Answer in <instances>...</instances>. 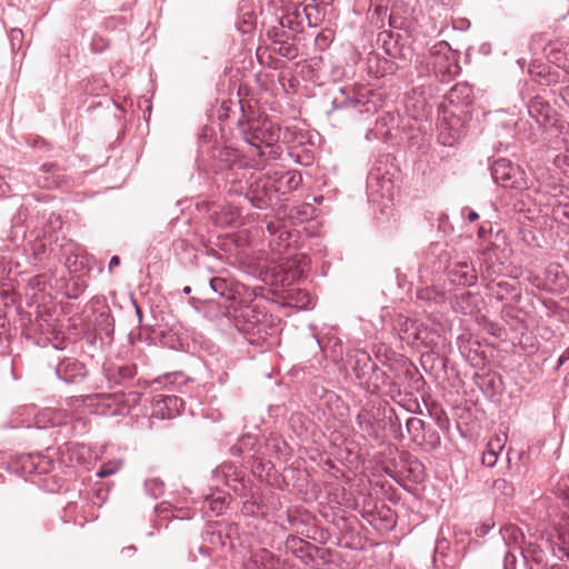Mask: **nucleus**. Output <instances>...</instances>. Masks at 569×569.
<instances>
[{
    "instance_id": "obj_1",
    "label": "nucleus",
    "mask_w": 569,
    "mask_h": 569,
    "mask_svg": "<svg viewBox=\"0 0 569 569\" xmlns=\"http://www.w3.org/2000/svg\"><path fill=\"white\" fill-rule=\"evenodd\" d=\"M224 180L228 193L243 196L246 201L258 209L277 204L302 182L301 173L297 170L273 169L254 174L236 163L228 164Z\"/></svg>"
},
{
    "instance_id": "obj_2",
    "label": "nucleus",
    "mask_w": 569,
    "mask_h": 569,
    "mask_svg": "<svg viewBox=\"0 0 569 569\" xmlns=\"http://www.w3.org/2000/svg\"><path fill=\"white\" fill-rule=\"evenodd\" d=\"M500 532L508 548L503 569H518V556L521 557V566L526 569H548L546 552L535 541H527L520 528L510 525L502 528Z\"/></svg>"
},
{
    "instance_id": "obj_3",
    "label": "nucleus",
    "mask_w": 569,
    "mask_h": 569,
    "mask_svg": "<svg viewBox=\"0 0 569 569\" xmlns=\"http://www.w3.org/2000/svg\"><path fill=\"white\" fill-rule=\"evenodd\" d=\"M416 68L421 76L433 74L442 82H448L460 73L458 56L448 42L439 41L427 54L417 56Z\"/></svg>"
},
{
    "instance_id": "obj_4",
    "label": "nucleus",
    "mask_w": 569,
    "mask_h": 569,
    "mask_svg": "<svg viewBox=\"0 0 569 569\" xmlns=\"http://www.w3.org/2000/svg\"><path fill=\"white\" fill-rule=\"evenodd\" d=\"M137 393L123 392L92 393L81 397L83 406L90 413L107 417L126 416L137 403Z\"/></svg>"
},
{
    "instance_id": "obj_5",
    "label": "nucleus",
    "mask_w": 569,
    "mask_h": 569,
    "mask_svg": "<svg viewBox=\"0 0 569 569\" xmlns=\"http://www.w3.org/2000/svg\"><path fill=\"white\" fill-rule=\"evenodd\" d=\"M349 363L359 383L370 393H377L387 373L372 360L369 352L357 349L349 355Z\"/></svg>"
},
{
    "instance_id": "obj_6",
    "label": "nucleus",
    "mask_w": 569,
    "mask_h": 569,
    "mask_svg": "<svg viewBox=\"0 0 569 569\" xmlns=\"http://www.w3.org/2000/svg\"><path fill=\"white\" fill-rule=\"evenodd\" d=\"M249 133H244V141L253 147L258 154L276 159L279 156L277 142L280 139V127L269 121H251Z\"/></svg>"
},
{
    "instance_id": "obj_7",
    "label": "nucleus",
    "mask_w": 569,
    "mask_h": 569,
    "mask_svg": "<svg viewBox=\"0 0 569 569\" xmlns=\"http://www.w3.org/2000/svg\"><path fill=\"white\" fill-rule=\"evenodd\" d=\"M491 176L502 188L526 190L530 187L526 172L518 164L505 158L495 161L491 167Z\"/></svg>"
},
{
    "instance_id": "obj_8",
    "label": "nucleus",
    "mask_w": 569,
    "mask_h": 569,
    "mask_svg": "<svg viewBox=\"0 0 569 569\" xmlns=\"http://www.w3.org/2000/svg\"><path fill=\"white\" fill-rule=\"evenodd\" d=\"M547 543L559 560L569 561V515H562L547 532Z\"/></svg>"
},
{
    "instance_id": "obj_9",
    "label": "nucleus",
    "mask_w": 569,
    "mask_h": 569,
    "mask_svg": "<svg viewBox=\"0 0 569 569\" xmlns=\"http://www.w3.org/2000/svg\"><path fill=\"white\" fill-rule=\"evenodd\" d=\"M231 317L234 327L243 335L251 336L254 335L256 331L259 332L261 313L256 309V307L240 303L233 309ZM247 339L250 342H253L251 337H247Z\"/></svg>"
},
{
    "instance_id": "obj_10",
    "label": "nucleus",
    "mask_w": 569,
    "mask_h": 569,
    "mask_svg": "<svg viewBox=\"0 0 569 569\" xmlns=\"http://www.w3.org/2000/svg\"><path fill=\"white\" fill-rule=\"evenodd\" d=\"M356 422L360 431L366 437L375 440H379L383 437V431L387 423L385 419L381 418V412L379 409H361L356 417Z\"/></svg>"
},
{
    "instance_id": "obj_11",
    "label": "nucleus",
    "mask_w": 569,
    "mask_h": 569,
    "mask_svg": "<svg viewBox=\"0 0 569 569\" xmlns=\"http://www.w3.org/2000/svg\"><path fill=\"white\" fill-rule=\"evenodd\" d=\"M395 329L398 330L399 338L410 346L428 345L425 336L427 327L417 320L399 315L395 320Z\"/></svg>"
},
{
    "instance_id": "obj_12",
    "label": "nucleus",
    "mask_w": 569,
    "mask_h": 569,
    "mask_svg": "<svg viewBox=\"0 0 569 569\" xmlns=\"http://www.w3.org/2000/svg\"><path fill=\"white\" fill-rule=\"evenodd\" d=\"M182 408V399L173 395H157L151 402V413L158 419H172L180 415Z\"/></svg>"
},
{
    "instance_id": "obj_13",
    "label": "nucleus",
    "mask_w": 569,
    "mask_h": 569,
    "mask_svg": "<svg viewBox=\"0 0 569 569\" xmlns=\"http://www.w3.org/2000/svg\"><path fill=\"white\" fill-rule=\"evenodd\" d=\"M56 373L59 379L67 383H74L82 380L87 376L83 363L74 358H64L56 367Z\"/></svg>"
},
{
    "instance_id": "obj_14",
    "label": "nucleus",
    "mask_w": 569,
    "mask_h": 569,
    "mask_svg": "<svg viewBox=\"0 0 569 569\" xmlns=\"http://www.w3.org/2000/svg\"><path fill=\"white\" fill-rule=\"evenodd\" d=\"M371 90L363 89V91L355 93L352 97H348L343 107L346 109H351L357 111L358 113H368L372 114L377 111L378 104L376 101L370 99Z\"/></svg>"
},
{
    "instance_id": "obj_15",
    "label": "nucleus",
    "mask_w": 569,
    "mask_h": 569,
    "mask_svg": "<svg viewBox=\"0 0 569 569\" xmlns=\"http://www.w3.org/2000/svg\"><path fill=\"white\" fill-rule=\"evenodd\" d=\"M528 113L538 124L546 126L552 120L556 112L547 101L537 96L529 101Z\"/></svg>"
},
{
    "instance_id": "obj_16",
    "label": "nucleus",
    "mask_w": 569,
    "mask_h": 569,
    "mask_svg": "<svg viewBox=\"0 0 569 569\" xmlns=\"http://www.w3.org/2000/svg\"><path fill=\"white\" fill-rule=\"evenodd\" d=\"M41 174L38 177L37 182L39 187L51 189L60 187L63 182V171L53 162L43 163L40 167Z\"/></svg>"
},
{
    "instance_id": "obj_17",
    "label": "nucleus",
    "mask_w": 569,
    "mask_h": 569,
    "mask_svg": "<svg viewBox=\"0 0 569 569\" xmlns=\"http://www.w3.org/2000/svg\"><path fill=\"white\" fill-rule=\"evenodd\" d=\"M106 379L112 385H120L136 375V367L128 363L108 362L103 366Z\"/></svg>"
},
{
    "instance_id": "obj_18",
    "label": "nucleus",
    "mask_w": 569,
    "mask_h": 569,
    "mask_svg": "<svg viewBox=\"0 0 569 569\" xmlns=\"http://www.w3.org/2000/svg\"><path fill=\"white\" fill-rule=\"evenodd\" d=\"M446 100L458 108L469 107L473 101L472 87L466 82H459L447 92Z\"/></svg>"
},
{
    "instance_id": "obj_19",
    "label": "nucleus",
    "mask_w": 569,
    "mask_h": 569,
    "mask_svg": "<svg viewBox=\"0 0 569 569\" xmlns=\"http://www.w3.org/2000/svg\"><path fill=\"white\" fill-rule=\"evenodd\" d=\"M367 189L370 197L379 194L380 197H389L392 191V182L389 178L380 176L378 172L370 171L367 179Z\"/></svg>"
},
{
    "instance_id": "obj_20",
    "label": "nucleus",
    "mask_w": 569,
    "mask_h": 569,
    "mask_svg": "<svg viewBox=\"0 0 569 569\" xmlns=\"http://www.w3.org/2000/svg\"><path fill=\"white\" fill-rule=\"evenodd\" d=\"M479 260L489 276L497 272L496 267L503 264V258L499 254V247L493 243L481 250Z\"/></svg>"
},
{
    "instance_id": "obj_21",
    "label": "nucleus",
    "mask_w": 569,
    "mask_h": 569,
    "mask_svg": "<svg viewBox=\"0 0 569 569\" xmlns=\"http://www.w3.org/2000/svg\"><path fill=\"white\" fill-rule=\"evenodd\" d=\"M213 477L223 479L226 486L231 488L234 492H239L243 488L242 479L231 463L221 465L213 471Z\"/></svg>"
},
{
    "instance_id": "obj_22",
    "label": "nucleus",
    "mask_w": 569,
    "mask_h": 569,
    "mask_svg": "<svg viewBox=\"0 0 569 569\" xmlns=\"http://www.w3.org/2000/svg\"><path fill=\"white\" fill-rule=\"evenodd\" d=\"M450 273L453 277V281L462 286L469 287L477 281V272L468 261L457 262L450 270Z\"/></svg>"
},
{
    "instance_id": "obj_23",
    "label": "nucleus",
    "mask_w": 569,
    "mask_h": 569,
    "mask_svg": "<svg viewBox=\"0 0 569 569\" xmlns=\"http://www.w3.org/2000/svg\"><path fill=\"white\" fill-rule=\"evenodd\" d=\"M546 54L550 62L555 63L559 68L566 69L569 66L567 64L568 54H569V46L563 44L561 42H551L546 48Z\"/></svg>"
},
{
    "instance_id": "obj_24",
    "label": "nucleus",
    "mask_w": 569,
    "mask_h": 569,
    "mask_svg": "<svg viewBox=\"0 0 569 569\" xmlns=\"http://www.w3.org/2000/svg\"><path fill=\"white\" fill-rule=\"evenodd\" d=\"M505 447V437L497 436L487 443V449L482 453L481 462L486 467H493L497 463L498 456Z\"/></svg>"
},
{
    "instance_id": "obj_25",
    "label": "nucleus",
    "mask_w": 569,
    "mask_h": 569,
    "mask_svg": "<svg viewBox=\"0 0 569 569\" xmlns=\"http://www.w3.org/2000/svg\"><path fill=\"white\" fill-rule=\"evenodd\" d=\"M154 510L159 516L164 518L169 517V515L179 520L191 519L193 517V512H191L189 508L176 507L167 501L161 502Z\"/></svg>"
},
{
    "instance_id": "obj_26",
    "label": "nucleus",
    "mask_w": 569,
    "mask_h": 569,
    "mask_svg": "<svg viewBox=\"0 0 569 569\" xmlns=\"http://www.w3.org/2000/svg\"><path fill=\"white\" fill-rule=\"evenodd\" d=\"M407 431L411 438V440L417 445H423L426 423L422 419L417 417H411L406 422Z\"/></svg>"
},
{
    "instance_id": "obj_27",
    "label": "nucleus",
    "mask_w": 569,
    "mask_h": 569,
    "mask_svg": "<svg viewBox=\"0 0 569 569\" xmlns=\"http://www.w3.org/2000/svg\"><path fill=\"white\" fill-rule=\"evenodd\" d=\"M41 417L46 419L43 428L60 426L66 422V413L60 409L47 408L41 412Z\"/></svg>"
},
{
    "instance_id": "obj_28",
    "label": "nucleus",
    "mask_w": 569,
    "mask_h": 569,
    "mask_svg": "<svg viewBox=\"0 0 569 569\" xmlns=\"http://www.w3.org/2000/svg\"><path fill=\"white\" fill-rule=\"evenodd\" d=\"M206 502L212 512L219 515L228 505V496L223 491H217L210 496H207Z\"/></svg>"
},
{
    "instance_id": "obj_29",
    "label": "nucleus",
    "mask_w": 569,
    "mask_h": 569,
    "mask_svg": "<svg viewBox=\"0 0 569 569\" xmlns=\"http://www.w3.org/2000/svg\"><path fill=\"white\" fill-rule=\"evenodd\" d=\"M390 119L393 121L392 117H380L376 122V130H368L366 133V139L371 140L373 138L389 139L392 137L391 129L382 130L383 127L387 126V120Z\"/></svg>"
},
{
    "instance_id": "obj_30",
    "label": "nucleus",
    "mask_w": 569,
    "mask_h": 569,
    "mask_svg": "<svg viewBox=\"0 0 569 569\" xmlns=\"http://www.w3.org/2000/svg\"><path fill=\"white\" fill-rule=\"evenodd\" d=\"M492 490L495 493H499L506 498L512 497L515 493V487L511 482L506 479H496L492 482Z\"/></svg>"
},
{
    "instance_id": "obj_31",
    "label": "nucleus",
    "mask_w": 569,
    "mask_h": 569,
    "mask_svg": "<svg viewBox=\"0 0 569 569\" xmlns=\"http://www.w3.org/2000/svg\"><path fill=\"white\" fill-rule=\"evenodd\" d=\"M146 492L152 498H158L163 493L164 485L158 478L148 479L144 482Z\"/></svg>"
},
{
    "instance_id": "obj_32",
    "label": "nucleus",
    "mask_w": 569,
    "mask_h": 569,
    "mask_svg": "<svg viewBox=\"0 0 569 569\" xmlns=\"http://www.w3.org/2000/svg\"><path fill=\"white\" fill-rule=\"evenodd\" d=\"M209 286L211 290L218 293L220 297H227L229 292V283L224 278L214 277L210 279Z\"/></svg>"
},
{
    "instance_id": "obj_33",
    "label": "nucleus",
    "mask_w": 569,
    "mask_h": 569,
    "mask_svg": "<svg viewBox=\"0 0 569 569\" xmlns=\"http://www.w3.org/2000/svg\"><path fill=\"white\" fill-rule=\"evenodd\" d=\"M122 462L120 460L108 461L103 463L97 471V477L104 478L114 475L120 470Z\"/></svg>"
},
{
    "instance_id": "obj_34",
    "label": "nucleus",
    "mask_w": 569,
    "mask_h": 569,
    "mask_svg": "<svg viewBox=\"0 0 569 569\" xmlns=\"http://www.w3.org/2000/svg\"><path fill=\"white\" fill-rule=\"evenodd\" d=\"M423 436L426 438V440L423 441L425 446H427L430 449H435V448L439 447L440 437L436 430L426 427Z\"/></svg>"
},
{
    "instance_id": "obj_35",
    "label": "nucleus",
    "mask_w": 569,
    "mask_h": 569,
    "mask_svg": "<svg viewBox=\"0 0 569 569\" xmlns=\"http://www.w3.org/2000/svg\"><path fill=\"white\" fill-rule=\"evenodd\" d=\"M291 548H295L296 550H299V551H301V552H305V553H306V558H307V559H305V558H303V562H305V563H308V560H309V559H312V558H311V555H310V552H309V551H310L313 547H312V545H310V543H308V542L303 541L302 539H296V538H293V539L291 540Z\"/></svg>"
},
{
    "instance_id": "obj_36",
    "label": "nucleus",
    "mask_w": 569,
    "mask_h": 569,
    "mask_svg": "<svg viewBox=\"0 0 569 569\" xmlns=\"http://www.w3.org/2000/svg\"><path fill=\"white\" fill-rule=\"evenodd\" d=\"M449 541L445 537H438L435 547V560L437 561L439 557H446L449 550Z\"/></svg>"
},
{
    "instance_id": "obj_37",
    "label": "nucleus",
    "mask_w": 569,
    "mask_h": 569,
    "mask_svg": "<svg viewBox=\"0 0 569 569\" xmlns=\"http://www.w3.org/2000/svg\"><path fill=\"white\" fill-rule=\"evenodd\" d=\"M280 24L283 28H289V29L296 31L298 29V27H302V20L295 21L293 18H291L290 16H286L280 19Z\"/></svg>"
},
{
    "instance_id": "obj_38",
    "label": "nucleus",
    "mask_w": 569,
    "mask_h": 569,
    "mask_svg": "<svg viewBox=\"0 0 569 569\" xmlns=\"http://www.w3.org/2000/svg\"><path fill=\"white\" fill-rule=\"evenodd\" d=\"M293 16L295 18L300 21L302 20V16L307 19L308 21V26L311 27V21H310V18H309V14H308V8L307 7H303V8H300V7H297L295 8V11H293Z\"/></svg>"
},
{
    "instance_id": "obj_39",
    "label": "nucleus",
    "mask_w": 569,
    "mask_h": 569,
    "mask_svg": "<svg viewBox=\"0 0 569 569\" xmlns=\"http://www.w3.org/2000/svg\"><path fill=\"white\" fill-rule=\"evenodd\" d=\"M229 217L227 219H224L222 222L223 223H229L231 222L236 217H238L240 214L239 210H238V207H231L229 209V212H228Z\"/></svg>"
},
{
    "instance_id": "obj_40",
    "label": "nucleus",
    "mask_w": 569,
    "mask_h": 569,
    "mask_svg": "<svg viewBox=\"0 0 569 569\" xmlns=\"http://www.w3.org/2000/svg\"><path fill=\"white\" fill-rule=\"evenodd\" d=\"M560 97L563 100V102L569 107V84L561 88Z\"/></svg>"
},
{
    "instance_id": "obj_41",
    "label": "nucleus",
    "mask_w": 569,
    "mask_h": 569,
    "mask_svg": "<svg viewBox=\"0 0 569 569\" xmlns=\"http://www.w3.org/2000/svg\"><path fill=\"white\" fill-rule=\"evenodd\" d=\"M491 529V526L489 525H481L479 528H476V533L478 537H482L489 532Z\"/></svg>"
},
{
    "instance_id": "obj_42",
    "label": "nucleus",
    "mask_w": 569,
    "mask_h": 569,
    "mask_svg": "<svg viewBox=\"0 0 569 569\" xmlns=\"http://www.w3.org/2000/svg\"><path fill=\"white\" fill-rule=\"evenodd\" d=\"M465 210H467V211H468V213H467V220H468L469 222H475L476 220H478V219H479V214H478L475 210H472V209H468V208H466Z\"/></svg>"
},
{
    "instance_id": "obj_43",
    "label": "nucleus",
    "mask_w": 569,
    "mask_h": 569,
    "mask_svg": "<svg viewBox=\"0 0 569 569\" xmlns=\"http://www.w3.org/2000/svg\"><path fill=\"white\" fill-rule=\"evenodd\" d=\"M120 264V258L118 256H113L111 257L110 261H109V271H112L113 268L118 267Z\"/></svg>"
},
{
    "instance_id": "obj_44",
    "label": "nucleus",
    "mask_w": 569,
    "mask_h": 569,
    "mask_svg": "<svg viewBox=\"0 0 569 569\" xmlns=\"http://www.w3.org/2000/svg\"><path fill=\"white\" fill-rule=\"evenodd\" d=\"M42 282H44V276H36L30 280L31 286H40Z\"/></svg>"
},
{
    "instance_id": "obj_45",
    "label": "nucleus",
    "mask_w": 569,
    "mask_h": 569,
    "mask_svg": "<svg viewBox=\"0 0 569 569\" xmlns=\"http://www.w3.org/2000/svg\"><path fill=\"white\" fill-rule=\"evenodd\" d=\"M38 458L41 460V461H40V463H41V462H43V463H46V466H43V467H41V466H36V472H38V473L46 472V471L48 470L49 461H47V460H44V459L42 460V458H41V457H38Z\"/></svg>"
},
{
    "instance_id": "obj_46",
    "label": "nucleus",
    "mask_w": 569,
    "mask_h": 569,
    "mask_svg": "<svg viewBox=\"0 0 569 569\" xmlns=\"http://www.w3.org/2000/svg\"><path fill=\"white\" fill-rule=\"evenodd\" d=\"M66 448L69 452L76 453V451L79 449V446L76 443H66Z\"/></svg>"
},
{
    "instance_id": "obj_47",
    "label": "nucleus",
    "mask_w": 569,
    "mask_h": 569,
    "mask_svg": "<svg viewBox=\"0 0 569 569\" xmlns=\"http://www.w3.org/2000/svg\"><path fill=\"white\" fill-rule=\"evenodd\" d=\"M300 295H303V297L307 299V302L303 305L305 308H309L311 303V298L307 292H300Z\"/></svg>"
},
{
    "instance_id": "obj_48",
    "label": "nucleus",
    "mask_w": 569,
    "mask_h": 569,
    "mask_svg": "<svg viewBox=\"0 0 569 569\" xmlns=\"http://www.w3.org/2000/svg\"><path fill=\"white\" fill-rule=\"evenodd\" d=\"M302 277V270H297L292 273V280L300 279Z\"/></svg>"
},
{
    "instance_id": "obj_49",
    "label": "nucleus",
    "mask_w": 569,
    "mask_h": 569,
    "mask_svg": "<svg viewBox=\"0 0 569 569\" xmlns=\"http://www.w3.org/2000/svg\"><path fill=\"white\" fill-rule=\"evenodd\" d=\"M562 134H563V138H562L563 142L569 146V129L567 131L562 132Z\"/></svg>"
},
{
    "instance_id": "obj_50",
    "label": "nucleus",
    "mask_w": 569,
    "mask_h": 569,
    "mask_svg": "<svg viewBox=\"0 0 569 569\" xmlns=\"http://www.w3.org/2000/svg\"><path fill=\"white\" fill-rule=\"evenodd\" d=\"M568 358H566L565 356H561L559 359H558V365L557 367H561L566 361H567Z\"/></svg>"
},
{
    "instance_id": "obj_51",
    "label": "nucleus",
    "mask_w": 569,
    "mask_h": 569,
    "mask_svg": "<svg viewBox=\"0 0 569 569\" xmlns=\"http://www.w3.org/2000/svg\"><path fill=\"white\" fill-rule=\"evenodd\" d=\"M498 287L507 290V288L509 287V283L507 281H500V282H498Z\"/></svg>"
},
{
    "instance_id": "obj_52",
    "label": "nucleus",
    "mask_w": 569,
    "mask_h": 569,
    "mask_svg": "<svg viewBox=\"0 0 569 569\" xmlns=\"http://www.w3.org/2000/svg\"><path fill=\"white\" fill-rule=\"evenodd\" d=\"M316 340H317V343H318L319 348H320L321 350H325V343H323V341H322V340H320L319 338H316Z\"/></svg>"
},
{
    "instance_id": "obj_53",
    "label": "nucleus",
    "mask_w": 569,
    "mask_h": 569,
    "mask_svg": "<svg viewBox=\"0 0 569 569\" xmlns=\"http://www.w3.org/2000/svg\"><path fill=\"white\" fill-rule=\"evenodd\" d=\"M190 292H191V288L190 287L187 286V287L183 288V293L189 295Z\"/></svg>"
},
{
    "instance_id": "obj_54",
    "label": "nucleus",
    "mask_w": 569,
    "mask_h": 569,
    "mask_svg": "<svg viewBox=\"0 0 569 569\" xmlns=\"http://www.w3.org/2000/svg\"><path fill=\"white\" fill-rule=\"evenodd\" d=\"M134 307H136V311H137V315L139 317V320H141V311H140V309H139V307L137 305H134Z\"/></svg>"
},
{
    "instance_id": "obj_55",
    "label": "nucleus",
    "mask_w": 569,
    "mask_h": 569,
    "mask_svg": "<svg viewBox=\"0 0 569 569\" xmlns=\"http://www.w3.org/2000/svg\"><path fill=\"white\" fill-rule=\"evenodd\" d=\"M16 34H21V30L14 29L12 30V37L14 38Z\"/></svg>"
},
{
    "instance_id": "obj_56",
    "label": "nucleus",
    "mask_w": 569,
    "mask_h": 569,
    "mask_svg": "<svg viewBox=\"0 0 569 569\" xmlns=\"http://www.w3.org/2000/svg\"><path fill=\"white\" fill-rule=\"evenodd\" d=\"M209 210H211L213 213H217L216 207L213 204Z\"/></svg>"
},
{
    "instance_id": "obj_57",
    "label": "nucleus",
    "mask_w": 569,
    "mask_h": 569,
    "mask_svg": "<svg viewBox=\"0 0 569 569\" xmlns=\"http://www.w3.org/2000/svg\"><path fill=\"white\" fill-rule=\"evenodd\" d=\"M482 233H483V227H480L479 229V236L482 237Z\"/></svg>"
},
{
    "instance_id": "obj_58",
    "label": "nucleus",
    "mask_w": 569,
    "mask_h": 569,
    "mask_svg": "<svg viewBox=\"0 0 569 569\" xmlns=\"http://www.w3.org/2000/svg\"><path fill=\"white\" fill-rule=\"evenodd\" d=\"M6 271H7V270H6V268L3 267V268H2L1 273H2V274H4V273H6Z\"/></svg>"
},
{
    "instance_id": "obj_59",
    "label": "nucleus",
    "mask_w": 569,
    "mask_h": 569,
    "mask_svg": "<svg viewBox=\"0 0 569 569\" xmlns=\"http://www.w3.org/2000/svg\"><path fill=\"white\" fill-rule=\"evenodd\" d=\"M550 569H560V568H558V567H556V566H551V568H550Z\"/></svg>"
}]
</instances>
